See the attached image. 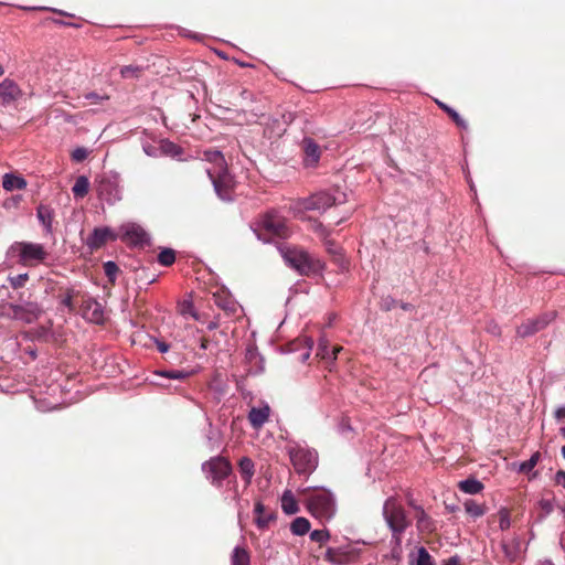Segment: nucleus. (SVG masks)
<instances>
[{
  "instance_id": "f257e3e1",
  "label": "nucleus",
  "mask_w": 565,
  "mask_h": 565,
  "mask_svg": "<svg viewBox=\"0 0 565 565\" xmlns=\"http://www.w3.org/2000/svg\"><path fill=\"white\" fill-rule=\"evenodd\" d=\"M382 514L392 532V542L399 546L402 535L411 525V520L397 497L392 495L384 501Z\"/></svg>"
},
{
  "instance_id": "f03ea898",
  "label": "nucleus",
  "mask_w": 565,
  "mask_h": 565,
  "mask_svg": "<svg viewBox=\"0 0 565 565\" xmlns=\"http://www.w3.org/2000/svg\"><path fill=\"white\" fill-rule=\"evenodd\" d=\"M347 201V194L337 188L330 191H320L308 198L297 200L294 210L298 212L317 211L323 213L329 207L344 204Z\"/></svg>"
},
{
  "instance_id": "7ed1b4c3",
  "label": "nucleus",
  "mask_w": 565,
  "mask_h": 565,
  "mask_svg": "<svg viewBox=\"0 0 565 565\" xmlns=\"http://www.w3.org/2000/svg\"><path fill=\"white\" fill-rule=\"evenodd\" d=\"M306 501L308 511L317 519L328 521L335 513L333 495L326 489L306 488L300 491Z\"/></svg>"
},
{
  "instance_id": "20e7f679",
  "label": "nucleus",
  "mask_w": 565,
  "mask_h": 565,
  "mask_svg": "<svg viewBox=\"0 0 565 565\" xmlns=\"http://www.w3.org/2000/svg\"><path fill=\"white\" fill-rule=\"evenodd\" d=\"M280 252L286 264L294 268L299 275L310 276L322 270V263L300 247L285 246Z\"/></svg>"
},
{
  "instance_id": "39448f33",
  "label": "nucleus",
  "mask_w": 565,
  "mask_h": 565,
  "mask_svg": "<svg viewBox=\"0 0 565 565\" xmlns=\"http://www.w3.org/2000/svg\"><path fill=\"white\" fill-rule=\"evenodd\" d=\"M8 254L15 257L19 264L28 267L43 263L49 255L42 244L32 242H14Z\"/></svg>"
},
{
  "instance_id": "423d86ee",
  "label": "nucleus",
  "mask_w": 565,
  "mask_h": 565,
  "mask_svg": "<svg viewBox=\"0 0 565 565\" xmlns=\"http://www.w3.org/2000/svg\"><path fill=\"white\" fill-rule=\"evenodd\" d=\"M205 478L216 488L222 487L223 481L233 472L230 460L222 456H215L202 463Z\"/></svg>"
},
{
  "instance_id": "0eeeda50",
  "label": "nucleus",
  "mask_w": 565,
  "mask_h": 565,
  "mask_svg": "<svg viewBox=\"0 0 565 565\" xmlns=\"http://www.w3.org/2000/svg\"><path fill=\"white\" fill-rule=\"evenodd\" d=\"M290 461L298 473H310L318 465V454L301 445L290 447L288 450Z\"/></svg>"
},
{
  "instance_id": "6e6552de",
  "label": "nucleus",
  "mask_w": 565,
  "mask_h": 565,
  "mask_svg": "<svg viewBox=\"0 0 565 565\" xmlns=\"http://www.w3.org/2000/svg\"><path fill=\"white\" fill-rule=\"evenodd\" d=\"M218 170H206V174L213 183L217 196L223 201H232L235 182L228 173L227 167Z\"/></svg>"
},
{
  "instance_id": "1a4fd4ad",
  "label": "nucleus",
  "mask_w": 565,
  "mask_h": 565,
  "mask_svg": "<svg viewBox=\"0 0 565 565\" xmlns=\"http://www.w3.org/2000/svg\"><path fill=\"white\" fill-rule=\"evenodd\" d=\"M2 316L21 320L25 323L36 321L42 313L40 306L35 302H26L25 305L6 303L2 307Z\"/></svg>"
},
{
  "instance_id": "9d476101",
  "label": "nucleus",
  "mask_w": 565,
  "mask_h": 565,
  "mask_svg": "<svg viewBox=\"0 0 565 565\" xmlns=\"http://www.w3.org/2000/svg\"><path fill=\"white\" fill-rule=\"evenodd\" d=\"M259 226L271 236L286 238L290 235V228L286 218L274 211L263 215Z\"/></svg>"
},
{
  "instance_id": "9b49d317",
  "label": "nucleus",
  "mask_w": 565,
  "mask_h": 565,
  "mask_svg": "<svg viewBox=\"0 0 565 565\" xmlns=\"http://www.w3.org/2000/svg\"><path fill=\"white\" fill-rule=\"evenodd\" d=\"M556 311H546L536 318H531L522 322L516 328V334L521 338H527L536 332L545 329L552 321L555 320Z\"/></svg>"
},
{
  "instance_id": "f8f14e48",
  "label": "nucleus",
  "mask_w": 565,
  "mask_h": 565,
  "mask_svg": "<svg viewBox=\"0 0 565 565\" xmlns=\"http://www.w3.org/2000/svg\"><path fill=\"white\" fill-rule=\"evenodd\" d=\"M121 239L130 245L143 246L149 244V236L147 232L136 223H128L120 227Z\"/></svg>"
},
{
  "instance_id": "ddd939ff",
  "label": "nucleus",
  "mask_w": 565,
  "mask_h": 565,
  "mask_svg": "<svg viewBox=\"0 0 565 565\" xmlns=\"http://www.w3.org/2000/svg\"><path fill=\"white\" fill-rule=\"evenodd\" d=\"M22 89L14 81L6 78L0 83V104L2 106L15 103L22 97Z\"/></svg>"
},
{
  "instance_id": "4468645a",
  "label": "nucleus",
  "mask_w": 565,
  "mask_h": 565,
  "mask_svg": "<svg viewBox=\"0 0 565 565\" xmlns=\"http://www.w3.org/2000/svg\"><path fill=\"white\" fill-rule=\"evenodd\" d=\"M117 235L108 227H96L87 238L86 245L95 250L103 247L108 241H116Z\"/></svg>"
},
{
  "instance_id": "2eb2a0df",
  "label": "nucleus",
  "mask_w": 565,
  "mask_h": 565,
  "mask_svg": "<svg viewBox=\"0 0 565 565\" xmlns=\"http://www.w3.org/2000/svg\"><path fill=\"white\" fill-rule=\"evenodd\" d=\"M303 152V163L308 168H313L318 164L321 156L319 145L312 138H305L301 142Z\"/></svg>"
},
{
  "instance_id": "dca6fc26",
  "label": "nucleus",
  "mask_w": 565,
  "mask_h": 565,
  "mask_svg": "<svg viewBox=\"0 0 565 565\" xmlns=\"http://www.w3.org/2000/svg\"><path fill=\"white\" fill-rule=\"evenodd\" d=\"M270 415V407L264 405L263 407H252L248 413V422L254 429H259L268 422Z\"/></svg>"
},
{
  "instance_id": "f3484780",
  "label": "nucleus",
  "mask_w": 565,
  "mask_h": 565,
  "mask_svg": "<svg viewBox=\"0 0 565 565\" xmlns=\"http://www.w3.org/2000/svg\"><path fill=\"white\" fill-rule=\"evenodd\" d=\"M353 557L354 555L352 552L333 547H329L324 555L326 561L338 565H347L353 559Z\"/></svg>"
},
{
  "instance_id": "a211bd4d",
  "label": "nucleus",
  "mask_w": 565,
  "mask_h": 565,
  "mask_svg": "<svg viewBox=\"0 0 565 565\" xmlns=\"http://www.w3.org/2000/svg\"><path fill=\"white\" fill-rule=\"evenodd\" d=\"M254 513L255 523L260 530L267 529L269 523L275 520L274 512H267L265 505L260 501L255 503Z\"/></svg>"
},
{
  "instance_id": "6ab92c4d",
  "label": "nucleus",
  "mask_w": 565,
  "mask_h": 565,
  "mask_svg": "<svg viewBox=\"0 0 565 565\" xmlns=\"http://www.w3.org/2000/svg\"><path fill=\"white\" fill-rule=\"evenodd\" d=\"M415 519L420 533L430 534L436 530L434 520L425 512L424 508H416Z\"/></svg>"
},
{
  "instance_id": "aec40b11",
  "label": "nucleus",
  "mask_w": 565,
  "mask_h": 565,
  "mask_svg": "<svg viewBox=\"0 0 565 565\" xmlns=\"http://www.w3.org/2000/svg\"><path fill=\"white\" fill-rule=\"evenodd\" d=\"M203 159L211 164V167L205 168V171L206 170L223 171L222 169L227 167L224 156L218 150H212V149L205 150L203 152Z\"/></svg>"
},
{
  "instance_id": "412c9836",
  "label": "nucleus",
  "mask_w": 565,
  "mask_h": 565,
  "mask_svg": "<svg viewBox=\"0 0 565 565\" xmlns=\"http://www.w3.org/2000/svg\"><path fill=\"white\" fill-rule=\"evenodd\" d=\"M36 215L39 221L45 227L46 233L52 234L54 211L49 205L40 204L36 209Z\"/></svg>"
},
{
  "instance_id": "4be33fe9",
  "label": "nucleus",
  "mask_w": 565,
  "mask_h": 565,
  "mask_svg": "<svg viewBox=\"0 0 565 565\" xmlns=\"http://www.w3.org/2000/svg\"><path fill=\"white\" fill-rule=\"evenodd\" d=\"M504 556L509 559V562L513 563L518 561L521 553V542L518 537H514L510 542H502L501 544Z\"/></svg>"
},
{
  "instance_id": "5701e85b",
  "label": "nucleus",
  "mask_w": 565,
  "mask_h": 565,
  "mask_svg": "<svg viewBox=\"0 0 565 565\" xmlns=\"http://www.w3.org/2000/svg\"><path fill=\"white\" fill-rule=\"evenodd\" d=\"M238 470L246 484H249L255 473L254 461L249 457H243L238 461Z\"/></svg>"
},
{
  "instance_id": "b1692460",
  "label": "nucleus",
  "mask_w": 565,
  "mask_h": 565,
  "mask_svg": "<svg viewBox=\"0 0 565 565\" xmlns=\"http://www.w3.org/2000/svg\"><path fill=\"white\" fill-rule=\"evenodd\" d=\"M2 186L7 191L22 190L26 186V181L21 177L7 173L3 175Z\"/></svg>"
},
{
  "instance_id": "393cba45",
  "label": "nucleus",
  "mask_w": 565,
  "mask_h": 565,
  "mask_svg": "<svg viewBox=\"0 0 565 565\" xmlns=\"http://www.w3.org/2000/svg\"><path fill=\"white\" fill-rule=\"evenodd\" d=\"M458 488L460 491L468 494H477L483 490V484L481 481L475 478H468L458 483Z\"/></svg>"
},
{
  "instance_id": "a878e982",
  "label": "nucleus",
  "mask_w": 565,
  "mask_h": 565,
  "mask_svg": "<svg viewBox=\"0 0 565 565\" xmlns=\"http://www.w3.org/2000/svg\"><path fill=\"white\" fill-rule=\"evenodd\" d=\"M281 509L288 515L296 514L299 511L298 503L289 490L285 491L281 497Z\"/></svg>"
},
{
  "instance_id": "bb28decb",
  "label": "nucleus",
  "mask_w": 565,
  "mask_h": 565,
  "mask_svg": "<svg viewBox=\"0 0 565 565\" xmlns=\"http://www.w3.org/2000/svg\"><path fill=\"white\" fill-rule=\"evenodd\" d=\"M409 565H435V559L424 546H420L416 557L409 556Z\"/></svg>"
},
{
  "instance_id": "cd10ccee",
  "label": "nucleus",
  "mask_w": 565,
  "mask_h": 565,
  "mask_svg": "<svg viewBox=\"0 0 565 565\" xmlns=\"http://www.w3.org/2000/svg\"><path fill=\"white\" fill-rule=\"evenodd\" d=\"M232 565H250V555L247 548L236 546L231 557Z\"/></svg>"
},
{
  "instance_id": "c85d7f7f",
  "label": "nucleus",
  "mask_w": 565,
  "mask_h": 565,
  "mask_svg": "<svg viewBox=\"0 0 565 565\" xmlns=\"http://www.w3.org/2000/svg\"><path fill=\"white\" fill-rule=\"evenodd\" d=\"M73 194L75 198H84L88 194L89 191V180L85 175H79L76 178L75 183L72 188Z\"/></svg>"
},
{
  "instance_id": "c756f323",
  "label": "nucleus",
  "mask_w": 565,
  "mask_h": 565,
  "mask_svg": "<svg viewBox=\"0 0 565 565\" xmlns=\"http://www.w3.org/2000/svg\"><path fill=\"white\" fill-rule=\"evenodd\" d=\"M310 522L303 516L296 518L290 524V531L295 535H305L310 531Z\"/></svg>"
},
{
  "instance_id": "7c9ffc66",
  "label": "nucleus",
  "mask_w": 565,
  "mask_h": 565,
  "mask_svg": "<svg viewBox=\"0 0 565 565\" xmlns=\"http://www.w3.org/2000/svg\"><path fill=\"white\" fill-rule=\"evenodd\" d=\"M465 510L466 512L473 516V518H480L487 512V507L483 503H478L477 501L469 499L465 503Z\"/></svg>"
},
{
  "instance_id": "2f4dec72",
  "label": "nucleus",
  "mask_w": 565,
  "mask_h": 565,
  "mask_svg": "<svg viewBox=\"0 0 565 565\" xmlns=\"http://www.w3.org/2000/svg\"><path fill=\"white\" fill-rule=\"evenodd\" d=\"M437 105L455 121V124L459 128H463V129L467 128L466 121L460 117V115L454 108H451L448 105H446L445 103H441L438 100H437Z\"/></svg>"
},
{
  "instance_id": "473e14b6",
  "label": "nucleus",
  "mask_w": 565,
  "mask_h": 565,
  "mask_svg": "<svg viewBox=\"0 0 565 565\" xmlns=\"http://www.w3.org/2000/svg\"><path fill=\"white\" fill-rule=\"evenodd\" d=\"M158 262L162 266H171L175 262V252L172 248H163L158 255Z\"/></svg>"
},
{
  "instance_id": "72a5a7b5",
  "label": "nucleus",
  "mask_w": 565,
  "mask_h": 565,
  "mask_svg": "<svg viewBox=\"0 0 565 565\" xmlns=\"http://www.w3.org/2000/svg\"><path fill=\"white\" fill-rule=\"evenodd\" d=\"M217 307L226 311L227 313H235L236 311V303L230 298L226 297H217L215 300Z\"/></svg>"
},
{
  "instance_id": "f704fd0d",
  "label": "nucleus",
  "mask_w": 565,
  "mask_h": 565,
  "mask_svg": "<svg viewBox=\"0 0 565 565\" xmlns=\"http://www.w3.org/2000/svg\"><path fill=\"white\" fill-rule=\"evenodd\" d=\"M540 458L541 454L539 451L534 452L529 460H525L520 465V472H530L537 465Z\"/></svg>"
},
{
  "instance_id": "c9c22d12",
  "label": "nucleus",
  "mask_w": 565,
  "mask_h": 565,
  "mask_svg": "<svg viewBox=\"0 0 565 565\" xmlns=\"http://www.w3.org/2000/svg\"><path fill=\"white\" fill-rule=\"evenodd\" d=\"M104 273L111 284H115L119 267L114 262H106L104 264Z\"/></svg>"
},
{
  "instance_id": "e433bc0d",
  "label": "nucleus",
  "mask_w": 565,
  "mask_h": 565,
  "mask_svg": "<svg viewBox=\"0 0 565 565\" xmlns=\"http://www.w3.org/2000/svg\"><path fill=\"white\" fill-rule=\"evenodd\" d=\"M141 72V67L134 65H127L120 70V74L124 78H138Z\"/></svg>"
},
{
  "instance_id": "4c0bfd02",
  "label": "nucleus",
  "mask_w": 565,
  "mask_h": 565,
  "mask_svg": "<svg viewBox=\"0 0 565 565\" xmlns=\"http://www.w3.org/2000/svg\"><path fill=\"white\" fill-rule=\"evenodd\" d=\"M90 306H94L93 310L89 312V319L90 321L95 323H99L104 319V313L100 303L98 302H90Z\"/></svg>"
},
{
  "instance_id": "58836bf2",
  "label": "nucleus",
  "mask_w": 565,
  "mask_h": 565,
  "mask_svg": "<svg viewBox=\"0 0 565 565\" xmlns=\"http://www.w3.org/2000/svg\"><path fill=\"white\" fill-rule=\"evenodd\" d=\"M330 537V533L328 530H315L310 533V540L319 543L320 545L324 544Z\"/></svg>"
},
{
  "instance_id": "ea45409f",
  "label": "nucleus",
  "mask_w": 565,
  "mask_h": 565,
  "mask_svg": "<svg viewBox=\"0 0 565 565\" xmlns=\"http://www.w3.org/2000/svg\"><path fill=\"white\" fill-rule=\"evenodd\" d=\"M499 516V526L502 531L508 530L511 526L510 512L508 509H501L498 512Z\"/></svg>"
},
{
  "instance_id": "a19ab883",
  "label": "nucleus",
  "mask_w": 565,
  "mask_h": 565,
  "mask_svg": "<svg viewBox=\"0 0 565 565\" xmlns=\"http://www.w3.org/2000/svg\"><path fill=\"white\" fill-rule=\"evenodd\" d=\"M28 279H29V275L28 274H20V275L10 277L9 281H10V285L14 289H18V288L23 287L25 285V282L28 281Z\"/></svg>"
},
{
  "instance_id": "79ce46f5",
  "label": "nucleus",
  "mask_w": 565,
  "mask_h": 565,
  "mask_svg": "<svg viewBox=\"0 0 565 565\" xmlns=\"http://www.w3.org/2000/svg\"><path fill=\"white\" fill-rule=\"evenodd\" d=\"M317 355L323 360L330 359V350H329L328 341L323 338L320 339V341H319Z\"/></svg>"
},
{
  "instance_id": "37998d69",
  "label": "nucleus",
  "mask_w": 565,
  "mask_h": 565,
  "mask_svg": "<svg viewBox=\"0 0 565 565\" xmlns=\"http://www.w3.org/2000/svg\"><path fill=\"white\" fill-rule=\"evenodd\" d=\"M159 374L167 379H172V380H184L189 376V373H186L184 371H179V370L163 371V372H160Z\"/></svg>"
},
{
  "instance_id": "c03bdc74",
  "label": "nucleus",
  "mask_w": 565,
  "mask_h": 565,
  "mask_svg": "<svg viewBox=\"0 0 565 565\" xmlns=\"http://www.w3.org/2000/svg\"><path fill=\"white\" fill-rule=\"evenodd\" d=\"M74 290L73 289H68L66 291V295L65 297L62 299V305L67 307L70 311L74 310V305H73V297H74Z\"/></svg>"
},
{
  "instance_id": "a18cd8bd",
  "label": "nucleus",
  "mask_w": 565,
  "mask_h": 565,
  "mask_svg": "<svg viewBox=\"0 0 565 565\" xmlns=\"http://www.w3.org/2000/svg\"><path fill=\"white\" fill-rule=\"evenodd\" d=\"M87 157V150L85 148H77L72 152V158L75 161H83Z\"/></svg>"
},
{
  "instance_id": "49530a36",
  "label": "nucleus",
  "mask_w": 565,
  "mask_h": 565,
  "mask_svg": "<svg viewBox=\"0 0 565 565\" xmlns=\"http://www.w3.org/2000/svg\"><path fill=\"white\" fill-rule=\"evenodd\" d=\"M90 104H97L100 100L108 99V96H100L99 94L92 92L84 96Z\"/></svg>"
},
{
  "instance_id": "de8ad7c7",
  "label": "nucleus",
  "mask_w": 565,
  "mask_h": 565,
  "mask_svg": "<svg viewBox=\"0 0 565 565\" xmlns=\"http://www.w3.org/2000/svg\"><path fill=\"white\" fill-rule=\"evenodd\" d=\"M90 302H97L96 300L88 298L83 301L82 309H83V316L85 318L89 317V312L93 310L94 306H90Z\"/></svg>"
},
{
  "instance_id": "09e8293b",
  "label": "nucleus",
  "mask_w": 565,
  "mask_h": 565,
  "mask_svg": "<svg viewBox=\"0 0 565 565\" xmlns=\"http://www.w3.org/2000/svg\"><path fill=\"white\" fill-rule=\"evenodd\" d=\"M180 311L182 315H191L192 317H195V313H194V310H193V305L191 301H183L181 303V308H180Z\"/></svg>"
},
{
  "instance_id": "8fccbe9b",
  "label": "nucleus",
  "mask_w": 565,
  "mask_h": 565,
  "mask_svg": "<svg viewBox=\"0 0 565 565\" xmlns=\"http://www.w3.org/2000/svg\"><path fill=\"white\" fill-rule=\"evenodd\" d=\"M555 482L565 489V471L558 470L555 475Z\"/></svg>"
},
{
  "instance_id": "3c124183",
  "label": "nucleus",
  "mask_w": 565,
  "mask_h": 565,
  "mask_svg": "<svg viewBox=\"0 0 565 565\" xmlns=\"http://www.w3.org/2000/svg\"><path fill=\"white\" fill-rule=\"evenodd\" d=\"M443 565H462V563L461 558L458 555H454L448 559H445Z\"/></svg>"
},
{
  "instance_id": "603ef678",
  "label": "nucleus",
  "mask_w": 565,
  "mask_h": 565,
  "mask_svg": "<svg viewBox=\"0 0 565 565\" xmlns=\"http://www.w3.org/2000/svg\"><path fill=\"white\" fill-rule=\"evenodd\" d=\"M326 246H327V250L331 254H338L339 253V246L332 242V241H327L326 242Z\"/></svg>"
},
{
  "instance_id": "864d4df0",
  "label": "nucleus",
  "mask_w": 565,
  "mask_h": 565,
  "mask_svg": "<svg viewBox=\"0 0 565 565\" xmlns=\"http://www.w3.org/2000/svg\"><path fill=\"white\" fill-rule=\"evenodd\" d=\"M392 557L396 561H399L401 559V545L397 546L395 543H394V547L392 548Z\"/></svg>"
},
{
  "instance_id": "5fc2aeb1",
  "label": "nucleus",
  "mask_w": 565,
  "mask_h": 565,
  "mask_svg": "<svg viewBox=\"0 0 565 565\" xmlns=\"http://www.w3.org/2000/svg\"><path fill=\"white\" fill-rule=\"evenodd\" d=\"M555 418L557 420H563L565 419V406L563 407H558L556 411H555Z\"/></svg>"
},
{
  "instance_id": "6e6d98bb",
  "label": "nucleus",
  "mask_w": 565,
  "mask_h": 565,
  "mask_svg": "<svg viewBox=\"0 0 565 565\" xmlns=\"http://www.w3.org/2000/svg\"><path fill=\"white\" fill-rule=\"evenodd\" d=\"M342 350V347L335 345L330 351V361H334L337 359L338 353Z\"/></svg>"
},
{
  "instance_id": "4d7b16f0",
  "label": "nucleus",
  "mask_w": 565,
  "mask_h": 565,
  "mask_svg": "<svg viewBox=\"0 0 565 565\" xmlns=\"http://www.w3.org/2000/svg\"><path fill=\"white\" fill-rule=\"evenodd\" d=\"M158 350L160 352H167L169 350V345L166 344L164 342H160V343H158Z\"/></svg>"
},
{
  "instance_id": "13d9d810",
  "label": "nucleus",
  "mask_w": 565,
  "mask_h": 565,
  "mask_svg": "<svg viewBox=\"0 0 565 565\" xmlns=\"http://www.w3.org/2000/svg\"><path fill=\"white\" fill-rule=\"evenodd\" d=\"M407 504H408L411 508H413L415 512H416V508H423L422 505H417V504L415 503L414 499H412V498H408V500H407Z\"/></svg>"
},
{
  "instance_id": "bf43d9fd",
  "label": "nucleus",
  "mask_w": 565,
  "mask_h": 565,
  "mask_svg": "<svg viewBox=\"0 0 565 565\" xmlns=\"http://www.w3.org/2000/svg\"><path fill=\"white\" fill-rule=\"evenodd\" d=\"M559 545L563 548V551L565 552V533L562 534V536L559 539Z\"/></svg>"
},
{
  "instance_id": "052dcab7",
  "label": "nucleus",
  "mask_w": 565,
  "mask_h": 565,
  "mask_svg": "<svg viewBox=\"0 0 565 565\" xmlns=\"http://www.w3.org/2000/svg\"><path fill=\"white\" fill-rule=\"evenodd\" d=\"M209 344V340L206 338H202L201 340V348L206 349Z\"/></svg>"
},
{
  "instance_id": "680f3d73",
  "label": "nucleus",
  "mask_w": 565,
  "mask_h": 565,
  "mask_svg": "<svg viewBox=\"0 0 565 565\" xmlns=\"http://www.w3.org/2000/svg\"><path fill=\"white\" fill-rule=\"evenodd\" d=\"M216 327H217V324H216L215 322H210V323H209V326H207V328H209L210 330H213V329H215Z\"/></svg>"
},
{
  "instance_id": "e2e57ef3",
  "label": "nucleus",
  "mask_w": 565,
  "mask_h": 565,
  "mask_svg": "<svg viewBox=\"0 0 565 565\" xmlns=\"http://www.w3.org/2000/svg\"><path fill=\"white\" fill-rule=\"evenodd\" d=\"M561 452H562V456H563V457H564V459H565V445L562 447Z\"/></svg>"
},
{
  "instance_id": "0e129e2a",
  "label": "nucleus",
  "mask_w": 565,
  "mask_h": 565,
  "mask_svg": "<svg viewBox=\"0 0 565 565\" xmlns=\"http://www.w3.org/2000/svg\"><path fill=\"white\" fill-rule=\"evenodd\" d=\"M4 73V68L2 67V65H0V77L3 75Z\"/></svg>"
},
{
  "instance_id": "69168bd1",
  "label": "nucleus",
  "mask_w": 565,
  "mask_h": 565,
  "mask_svg": "<svg viewBox=\"0 0 565 565\" xmlns=\"http://www.w3.org/2000/svg\"><path fill=\"white\" fill-rule=\"evenodd\" d=\"M561 434L565 438V426L563 428H561Z\"/></svg>"
},
{
  "instance_id": "338daca9",
  "label": "nucleus",
  "mask_w": 565,
  "mask_h": 565,
  "mask_svg": "<svg viewBox=\"0 0 565 565\" xmlns=\"http://www.w3.org/2000/svg\"><path fill=\"white\" fill-rule=\"evenodd\" d=\"M344 218H345V217H341V218L337 222V224L342 223V221H343Z\"/></svg>"
}]
</instances>
